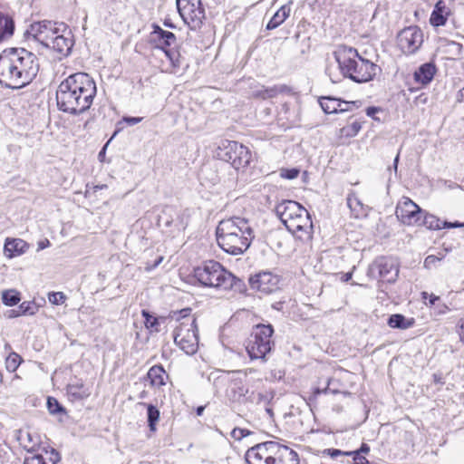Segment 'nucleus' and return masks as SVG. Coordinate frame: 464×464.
<instances>
[{"label":"nucleus","instance_id":"6e6d98bb","mask_svg":"<svg viewBox=\"0 0 464 464\" xmlns=\"http://www.w3.org/2000/svg\"><path fill=\"white\" fill-rule=\"evenodd\" d=\"M441 259L434 255L428 256L424 260V266L427 268H430L432 266H435L437 262H440Z\"/></svg>","mask_w":464,"mask_h":464},{"label":"nucleus","instance_id":"864d4df0","mask_svg":"<svg viewBox=\"0 0 464 464\" xmlns=\"http://www.w3.org/2000/svg\"><path fill=\"white\" fill-rule=\"evenodd\" d=\"M432 308L437 315H443L450 311L449 306L440 301H439Z\"/></svg>","mask_w":464,"mask_h":464},{"label":"nucleus","instance_id":"2eb2a0df","mask_svg":"<svg viewBox=\"0 0 464 464\" xmlns=\"http://www.w3.org/2000/svg\"><path fill=\"white\" fill-rule=\"evenodd\" d=\"M372 268L378 271L381 278L390 284L394 283L398 278L399 265L392 257L380 256L376 258L372 264Z\"/></svg>","mask_w":464,"mask_h":464},{"label":"nucleus","instance_id":"8fccbe9b","mask_svg":"<svg viewBox=\"0 0 464 464\" xmlns=\"http://www.w3.org/2000/svg\"><path fill=\"white\" fill-rule=\"evenodd\" d=\"M362 129V125L360 122L358 121H353L348 128V130H346L345 128L343 129V131H345V135L346 136H350V137H353V136H356L357 133L360 131V130Z\"/></svg>","mask_w":464,"mask_h":464},{"label":"nucleus","instance_id":"58836bf2","mask_svg":"<svg viewBox=\"0 0 464 464\" xmlns=\"http://www.w3.org/2000/svg\"><path fill=\"white\" fill-rule=\"evenodd\" d=\"M178 12H183L185 9H204L201 0H176Z\"/></svg>","mask_w":464,"mask_h":464},{"label":"nucleus","instance_id":"de8ad7c7","mask_svg":"<svg viewBox=\"0 0 464 464\" xmlns=\"http://www.w3.org/2000/svg\"><path fill=\"white\" fill-rule=\"evenodd\" d=\"M300 170L296 168L283 169L281 170V177L286 179H294L298 177Z\"/></svg>","mask_w":464,"mask_h":464},{"label":"nucleus","instance_id":"1a4fd4ad","mask_svg":"<svg viewBox=\"0 0 464 464\" xmlns=\"http://www.w3.org/2000/svg\"><path fill=\"white\" fill-rule=\"evenodd\" d=\"M174 342L187 354H194L198 347V329L196 319L191 323H180L173 334Z\"/></svg>","mask_w":464,"mask_h":464},{"label":"nucleus","instance_id":"6ab92c4d","mask_svg":"<svg viewBox=\"0 0 464 464\" xmlns=\"http://www.w3.org/2000/svg\"><path fill=\"white\" fill-rule=\"evenodd\" d=\"M30 245L21 238L7 237L5 241L4 253L8 258H14L15 256L24 254Z\"/></svg>","mask_w":464,"mask_h":464},{"label":"nucleus","instance_id":"473e14b6","mask_svg":"<svg viewBox=\"0 0 464 464\" xmlns=\"http://www.w3.org/2000/svg\"><path fill=\"white\" fill-rule=\"evenodd\" d=\"M285 89V86H273V87H264L262 86L260 89L256 90L253 92V97L255 98H260L263 100L274 98L276 97L279 92H284Z\"/></svg>","mask_w":464,"mask_h":464},{"label":"nucleus","instance_id":"9b49d317","mask_svg":"<svg viewBox=\"0 0 464 464\" xmlns=\"http://www.w3.org/2000/svg\"><path fill=\"white\" fill-rule=\"evenodd\" d=\"M62 28H63V32L66 31V24L44 20L33 23L26 32L42 45H48V41L52 40L55 34L61 33Z\"/></svg>","mask_w":464,"mask_h":464},{"label":"nucleus","instance_id":"b1692460","mask_svg":"<svg viewBox=\"0 0 464 464\" xmlns=\"http://www.w3.org/2000/svg\"><path fill=\"white\" fill-rule=\"evenodd\" d=\"M163 53L170 62V64L175 72L188 67V63H187L185 56L181 54L179 48L170 47L167 50H164Z\"/></svg>","mask_w":464,"mask_h":464},{"label":"nucleus","instance_id":"c9c22d12","mask_svg":"<svg viewBox=\"0 0 464 464\" xmlns=\"http://www.w3.org/2000/svg\"><path fill=\"white\" fill-rule=\"evenodd\" d=\"M0 31L5 37L13 35L14 22L12 17L0 13Z\"/></svg>","mask_w":464,"mask_h":464},{"label":"nucleus","instance_id":"6e6552de","mask_svg":"<svg viewBox=\"0 0 464 464\" xmlns=\"http://www.w3.org/2000/svg\"><path fill=\"white\" fill-rule=\"evenodd\" d=\"M227 272L219 262L208 260L202 266L194 268V277L202 286L221 289Z\"/></svg>","mask_w":464,"mask_h":464},{"label":"nucleus","instance_id":"9d476101","mask_svg":"<svg viewBox=\"0 0 464 464\" xmlns=\"http://www.w3.org/2000/svg\"><path fill=\"white\" fill-rule=\"evenodd\" d=\"M158 226L169 236H175L187 227L184 215L173 206H166L158 216Z\"/></svg>","mask_w":464,"mask_h":464},{"label":"nucleus","instance_id":"49530a36","mask_svg":"<svg viewBox=\"0 0 464 464\" xmlns=\"http://www.w3.org/2000/svg\"><path fill=\"white\" fill-rule=\"evenodd\" d=\"M331 383H332V380L329 379L328 382H327V386L324 389L315 388L314 390V393H313L314 396L317 397L318 395H320L322 393H324V394H328V393L337 394V393H339V391L337 389H332L330 387Z\"/></svg>","mask_w":464,"mask_h":464},{"label":"nucleus","instance_id":"20e7f679","mask_svg":"<svg viewBox=\"0 0 464 464\" xmlns=\"http://www.w3.org/2000/svg\"><path fill=\"white\" fill-rule=\"evenodd\" d=\"M342 75L354 82H367L375 77L379 66L363 58L355 48L343 46L334 53Z\"/></svg>","mask_w":464,"mask_h":464},{"label":"nucleus","instance_id":"7ed1b4c3","mask_svg":"<svg viewBox=\"0 0 464 464\" xmlns=\"http://www.w3.org/2000/svg\"><path fill=\"white\" fill-rule=\"evenodd\" d=\"M216 237L222 250L238 256L249 248L255 235L248 219L234 216L219 221Z\"/></svg>","mask_w":464,"mask_h":464},{"label":"nucleus","instance_id":"72a5a7b5","mask_svg":"<svg viewBox=\"0 0 464 464\" xmlns=\"http://www.w3.org/2000/svg\"><path fill=\"white\" fill-rule=\"evenodd\" d=\"M1 300L6 306H14L21 301V294L16 289H6L2 291Z\"/></svg>","mask_w":464,"mask_h":464},{"label":"nucleus","instance_id":"5701e85b","mask_svg":"<svg viewBox=\"0 0 464 464\" xmlns=\"http://www.w3.org/2000/svg\"><path fill=\"white\" fill-rule=\"evenodd\" d=\"M319 104L326 114H337L345 111H349L351 108L340 109V102H343V99L336 98L334 96H322L318 100Z\"/></svg>","mask_w":464,"mask_h":464},{"label":"nucleus","instance_id":"5fc2aeb1","mask_svg":"<svg viewBox=\"0 0 464 464\" xmlns=\"http://www.w3.org/2000/svg\"><path fill=\"white\" fill-rule=\"evenodd\" d=\"M26 438L28 440L29 444H24V447L26 449L28 452L34 451L35 446L37 445V441L34 440V437L31 433H26Z\"/></svg>","mask_w":464,"mask_h":464},{"label":"nucleus","instance_id":"aec40b11","mask_svg":"<svg viewBox=\"0 0 464 464\" xmlns=\"http://www.w3.org/2000/svg\"><path fill=\"white\" fill-rule=\"evenodd\" d=\"M437 68L433 63L421 64L413 73V79L422 86L428 85L434 78Z\"/></svg>","mask_w":464,"mask_h":464},{"label":"nucleus","instance_id":"f8f14e48","mask_svg":"<svg viewBox=\"0 0 464 464\" xmlns=\"http://www.w3.org/2000/svg\"><path fill=\"white\" fill-rule=\"evenodd\" d=\"M282 277L271 271H260L248 277L251 289L268 295L280 289Z\"/></svg>","mask_w":464,"mask_h":464},{"label":"nucleus","instance_id":"f03ea898","mask_svg":"<svg viewBox=\"0 0 464 464\" xmlns=\"http://www.w3.org/2000/svg\"><path fill=\"white\" fill-rule=\"evenodd\" d=\"M96 93V83L88 73L70 74L56 90L57 108L64 113L80 115L91 108Z\"/></svg>","mask_w":464,"mask_h":464},{"label":"nucleus","instance_id":"f704fd0d","mask_svg":"<svg viewBox=\"0 0 464 464\" xmlns=\"http://www.w3.org/2000/svg\"><path fill=\"white\" fill-rule=\"evenodd\" d=\"M420 223V224H418V226H424L431 230H439L442 228V222L440 220V218L429 213L423 212Z\"/></svg>","mask_w":464,"mask_h":464},{"label":"nucleus","instance_id":"4468645a","mask_svg":"<svg viewBox=\"0 0 464 464\" xmlns=\"http://www.w3.org/2000/svg\"><path fill=\"white\" fill-rule=\"evenodd\" d=\"M395 213L404 225L412 226L420 224L423 210L411 198H404L403 201L398 204Z\"/></svg>","mask_w":464,"mask_h":464},{"label":"nucleus","instance_id":"052dcab7","mask_svg":"<svg viewBox=\"0 0 464 464\" xmlns=\"http://www.w3.org/2000/svg\"><path fill=\"white\" fill-rule=\"evenodd\" d=\"M457 331L459 335V340L464 343V318H460L457 324Z\"/></svg>","mask_w":464,"mask_h":464},{"label":"nucleus","instance_id":"dca6fc26","mask_svg":"<svg viewBox=\"0 0 464 464\" xmlns=\"http://www.w3.org/2000/svg\"><path fill=\"white\" fill-rule=\"evenodd\" d=\"M74 41L70 30L63 32L62 28L61 33L55 34L52 40L48 41V45H44L46 48H52L59 54V59L68 56L73 47Z\"/></svg>","mask_w":464,"mask_h":464},{"label":"nucleus","instance_id":"c756f323","mask_svg":"<svg viewBox=\"0 0 464 464\" xmlns=\"http://www.w3.org/2000/svg\"><path fill=\"white\" fill-rule=\"evenodd\" d=\"M387 324L391 328L405 330L415 324V319L407 318L401 314H393L389 316Z\"/></svg>","mask_w":464,"mask_h":464},{"label":"nucleus","instance_id":"c85d7f7f","mask_svg":"<svg viewBox=\"0 0 464 464\" xmlns=\"http://www.w3.org/2000/svg\"><path fill=\"white\" fill-rule=\"evenodd\" d=\"M221 289H230L239 294H245L247 290V286L243 279L235 276L228 271Z\"/></svg>","mask_w":464,"mask_h":464},{"label":"nucleus","instance_id":"680f3d73","mask_svg":"<svg viewBox=\"0 0 464 464\" xmlns=\"http://www.w3.org/2000/svg\"><path fill=\"white\" fill-rule=\"evenodd\" d=\"M163 260V256H158L155 261L152 264L147 263V266L145 267L146 271L150 272L153 269H155Z\"/></svg>","mask_w":464,"mask_h":464},{"label":"nucleus","instance_id":"e433bc0d","mask_svg":"<svg viewBox=\"0 0 464 464\" xmlns=\"http://www.w3.org/2000/svg\"><path fill=\"white\" fill-rule=\"evenodd\" d=\"M142 120V117L124 116L120 121L117 122L116 128L111 137V140H113L123 130V123H126L129 126H133L141 122Z\"/></svg>","mask_w":464,"mask_h":464},{"label":"nucleus","instance_id":"39448f33","mask_svg":"<svg viewBox=\"0 0 464 464\" xmlns=\"http://www.w3.org/2000/svg\"><path fill=\"white\" fill-rule=\"evenodd\" d=\"M276 216L297 239L307 242L312 239L314 226L310 213L298 202L283 200L275 208Z\"/></svg>","mask_w":464,"mask_h":464},{"label":"nucleus","instance_id":"13d9d810","mask_svg":"<svg viewBox=\"0 0 464 464\" xmlns=\"http://www.w3.org/2000/svg\"><path fill=\"white\" fill-rule=\"evenodd\" d=\"M262 464H278L277 455H274V453H268L266 456H265Z\"/></svg>","mask_w":464,"mask_h":464},{"label":"nucleus","instance_id":"bb28decb","mask_svg":"<svg viewBox=\"0 0 464 464\" xmlns=\"http://www.w3.org/2000/svg\"><path fill=\"white\" fill-rule=\"evenodd\" d=\"M276 455L278 457V464H300L297 452L287 446L278 443Z\"/></svg>","mask_w":464,"mask_h":464},{"label":"nucleus","instance_id":"f3484780","mask_svg":"<svg viewBox=\"0 0 464 464\" xmlns=\"http://www.w3.org/2000/svg\"><path fill=\"white\" fill-rule=\"evenodd\" d=\"M276 449H278V442L276 441H266L256 444L255 446L248 449L245 454V460L246 464H262L265 456L268 453L276 454Z\"/></svg>","mask_w":464,"mask_h":464},{"label":"nucleus","instance_id":"3c124183","mask_svg":"<svg viewBox=\"0 0 464 464\" xmlns=\"http://www.w3.org/2000/svg\"><path fill=\"white\" fill-rule=\"evenodd\" d=\"M348 451L341 450L339 449H325L323 450L324 455L330 456L332 459H335L339 456H346L347 457Z\"/></svg>","mask_w":464,"mask_h":464},{"label":"nucleus","instance_id":"ea45409f","mask_svg":"<svg viewBox=\"0 0 464 464\" xmlns=\"http://www.w3.org/2000/svg\"><path fill=\"white\" fill-rule=\"evenodd\" d=\"M22 362H23V359L18 353H16L14 352L11 353L5 360V366H6L7 371L9 372H14L17 370V368L20 366Z\"/></svg>","mask_w":464,"mask_h":464},{"label":"nucleus","instance_id":"4c0bfd02","mask_svg":"<svg viewBox=\"0 0 464 464\" xmlns=\"http://www.w3.org/2000/svg\"><path fill=\"white\" fill-rule=\"evenodd\" d=\"M46 407L51 415H64L66 409L54 397L49 396L46 401Z\"/></svg>","mask_w":464,"mask_h":464},{"label":"nucleus","instance_id":"2f4dec72","mask_svg":"<svg viewBox=\"0 0 464 464\" xmlns=\"http://www.w3.org/2000/svg\"><path fill=\"white\" fill-rule=\"evenodd\" d=\"M147 409V422L150 431H156V425L160 420V410L151 403H141Z\"/></svg>","mask_w":464,"mask_h":464},{"label":"nucleus","instance_id":"7c9ffc66","mask_svg":"<svg viewBox=\"0 0 464 464\" xmlns=\"http://www.w3.org/2000/svg\"><path fill=\"white\" fill-rule=\"evenodd\" d=\"M166 372L161 364H156L149 370L147 377L152 386L160 387L165 385L164 375Z\"/></svg>","mask_w":464,"mask_h":464},{"label":"nucleus","instance_id":"cd10ccee","mask_svg":"<svg viewBox=\"0 0 464 464\" xmlns=\"http://www.w3.org/2000/svg\"><path fill=\"white\" fill-rule=\"evenodd\" d=\"M49 453L48 461L42 454H34L33 456L25 457L24 464H57L61 461V455L56 450L52 448Z\"/></svg>","mask_w":464,"mask_h":464},{"label":"nucleus","instance_id":"603ef678","mask_svg":"<svg viewBox=\"0 0 464 464\" xmlns=\"http://www.w3.org/2000/svg\"><path fill=\"white\" fill-rule=\"evenodd\" d=\"M250 434V430L242 428H235L231 432V435L235 440H241L243 438L247 437Z\"/></svg>","mask_w":464,"mask_h":464},{"label":"nucleus","instance_id":"37998d69","mask_svg":"<svg viewBox=\"0 0 464 464\" xmlns=\"http://www.w3.org/2000/svg\"><path fill=\"white\" fill-rule=\"evenodd\" d=\"M347 457H351L352 460H348V464H377L374 462H371L366 459V455L360 454L353 450H349L347 453Z\"/></svg>","mask_w":464,"mask_h":464},{"label":"nucleus","instance_id":"c03bdc74","mask_svg":"<svg viewBox=\"0 0 464 464\" xmlns=\"http://www.w3.org/2000/svg\"><path fill=\"white\" fill-rule=\"evenodd\" d=\"M421 299L424 301L425 304L430 307H433L436 304L440 301V297L434 294H429L428 292L420 293Z\"/></svg>","mask_w":464,"mask_h":464},{"label":"nucleus","instance_id":"a211bd4d","mask_svg":"<svg viewBox=\"0 0 464 464\" xmlns=\"http://www.w3.org/2000/svg\"><path fill=\"white\" fill-rule=\"evenodd\" d=\"M153 31L150 34V42L154 47L162 52L176 44L177 37L169 31L162 29L159 24H152Z\"/></svg>","mask_w":464,"mask_h":464},{"label":"nucleus","instance_id":"a18cd8bd","mask_svg":"<svg viewBox=\"0 0 464 464\" xmlns=\"http://www.w3.org/2000/svg\"><path fill=\"white\" fill-rule=\"evenodd\" d=\"M48 300L53 304H62L66 300V295L63 292H51L48 294Z\"/></svg>","mask_w":464,"mask_h":464},{"label":"nucleus","instance_id":"69168bd1","mask_svg":"<svg viewBox=\"0 0 464 464\" xmlns=\"http://www.w3.org/2000/svg\"><path fill=\"white\" fill-rule=\"evenodd\" d=\"M50 245H51V243H50L49 239H47V238L42 239V240L38 241V243H37V251L45 249L46 247L50 246Z\"/></svg>","mask_w":464,"mask_h":464},{"label":"nucleus","instance_id":"79ce46f5","mask_svg":"<svg viewBox=\"0 0 464 464\" xmlns=\"http://www.w3.org/2000/svg\"><path fill=\"white\" fill-rule=\"evenodd\" d=\"M141 316L144 318V320H145L144 324L148 329L156 328L160 324L159 317L154 316L148 310H145V309L141 310Z\"/></svg>","mask_w":464,"mask_h":464},{"label":"nucleus","instance_id":"f257e3e1","mask_svg":"<svg viewBox=\"0 0 464 464\" xmlns=\"http://www.w3.org/2000/svg\"><path fill=\"white\" fill-rule=\"evenodd\" d=\"M38 72V58L24 48H6L0 53V84L5 88L21 89L32 82Z\"/></svg>","mask_w":464,"mask_h":464},{"label":"nucleus","instance_id":"e2e57ef3","mask_svg":"<svg viewBox=\"0 0 464 464\" xmlns=\"http://www.w3.org/2000/svg\"><path fill=\"white\" fill-rule=\"evenodd\" d=\"M399 160H400V151L397 153V155L395 156L394 160H393V163H392V166H390L388 167L387 170L389 172H392V170L394 171V174L397 175L398 173V164H399Z\"/></svg>","mask_w":464,"mask_h":464},{"label":"nucleus","instance_id":"4d7b16f0","mask_svg":"<svg viewBox=\"0 0 464 464\" xmlns=\"http://www.w3.org/2000/svg\"><path fill=\"white\" fill-rule=\"evenodd\" d=\"M381 110L382 109L380 107L369 106L366 108L365 112L368 117H371L375 121H379V119L375 117V114L381 111Z\"/></svg>","mask_w":464,"mask_h":464},{"label":"nucleus","instance_id":"393cba45","mask_svg":"<svg viewBox=\"0 0 464 464\" xmlns=\"http://www.w3.org/2000/svg\"><path fill=\"white\" fill-rule=\"evenodd\" d=\"M291 2L282 5L270 18L266 25V30H274L280 26L290 15Z\"/></svg>","mask_w":464,"mask_h":464},{"label":"nucleus","instance_id":"412c9836","mask_svg":"<svg viewBox=\"0 0 464 464\" xmlns=\"http://www.w3.org/2000/svg\"><path fill=\"white\" fill-rule=\"evenodd\" d=\"M450 14V9L446 6L443 0H439L432 10L430 17V24L434 27L443 26L446 24L448 17Z\"/></svg>","mask_w":464,"mask_h":464},{"label":"nucleus","instance_id":"774afa93","mask_svg":"<svg viewBox=\"0 0 464 464\" xmlns=\"http://www.w3.org/2000/svg\"><path fill=\"white\" fill-rule=\"evenodd\" d=\"M348 103H349V107L351 108L350 111H353V109H359L362 104V101H360V100L351 101V102H348Z\"/></svg>","mask_w":464,"mask_h":464},{"label":"nucleus","instance_id":"a19ab883","mask_svg":"<svg viewBox=\"0 0 464 464\" xmlns=\"http://www.w3.org/2000/svg\"><path fill=\"white\" fill-rule=\"evenodd\" d=\"M38 310L39 306L34 301H25L18 306V312L22 314V315H33L36 314Z\"/></svg>","mask_w":464,"mask_h":464},{"label":"nucleus","instance_id":"09e8293b","mask_svg":"<svg viewBox=\"0 0 464 464\" xmlns=\"http://www.w3.org/2000/svg\"><path fill=\"white\" fill-rule=\"evenodd\" d=\"M190 308H186L179 311V317H177V320L182 319L183 321L181 323H186L189 324L191 323V320L196 319L194 316L190 315Z\"/></svg>","mask_w":464,"mask_h":464},{"label":"nucleus","instance_id":"bf43d9fd","mask_svg":"<svg viewBox=\"0 0 464 464\" xmlns=\"http://www.w3.org/2000/svg\"><path fill=\"white\" fill-rule=\"evenodd\" d=\"M457 227H464V223L459 222V221H455V222L443 221L442 222V228H457Z\"/></svg>","mask_w":464,"mask_h":464},{"label":"nucleus","instance_id":"0eeeda50","mask_svg":"<svg viewBox=\"0 0 464 464\" xmlns=\"http://www.w3.org/2000/svg\"><path fill=\"white\" fill-rule=\"evenodd\" d=\"M219 160L228 162L238 170L248 166L251 160V151L247 147L235 140H221L217 150Z\"/></svg>","mask_w":464,"mask_h":464},{"label":"nucleus","instance_id":"a878e982","mask_svg":"<svg viewBox=\"0 0 464 464\" xmlns=\"http://www.w3.org/2000/svg\"><path fill=\"white\" fill-rule=\"evenodd\" d=\"M66 393L72 401H82L91 394L89 389L84 386L82 382L69 383L66 386Z\"/></svg>","mask_w":464,"mask_h":464},{"label":"nucleus","instance_id":"0e129e2a","mask_svg":"<svg viewBox=\"0 0 464 464\" xmlns=\"http://www.w3.org/2000/svg\"><path fill=\"white\" fill-rule=\"evenodd\" d=\"M353 451L358 452L362 455H367L370 453L371 448L367 443L362 442L361 444V446L357 450H354Z\"/></svg>","mask_w":464,"mask_h":464},{"label":"nucleus","instance_id":"ddd939ff","mask_svg":"<svg viewBox=\"0 0 464 464\" xmlns=\"http://www.w3.org/2000/svg\"><path fill=\"white\" fill-rule=\"evenodd\" d=\"M397 41L404 53H413L422 44L423 34L418 26H409L398 34Z\"/></svg>","mask_w":464,"mask_h":464},{"label":"nucleus","instance_id":"4be33fe9","mask_svg":"<svg viewBox=\"0 0 464 464\" xmlns=\"http://www.w3.org/2000/svg\"><path fill=\"white\" fill-rule=\"evenodd\" d=\"M182 20L191 30H196L203 24L205 18L204 9H185L183 12L179 13Z\"/></svg>","mask_w":464,"mask_h":464},{"label":"nucleus","instance_id":"338daca9","mask_svg":"<svg viewBox=\"0 0 464 464\" xmlns=\"http://www.w3.org/2000/svg\"><path fill=\"white\" fill-rule=\"evenodd\" d=\"M112 140H109L105 145L102 148V150H100L99 154H98V159L100 161H103L104 160V158H105V154H106V150H107V147L109 145V143Z\"/></svg>","mask_w":464,"mask_h":464},{"label":"nucleus","instance_id":"423d86ee","mask_svg":"<svg viewBox=\"0 0 464 464\" xmlns=\"http://www.w3.org/2000/svg\"><path fill=\"white\" fill-rule=\"evenodd\" d=\"M274 333V326L269 323L257 324L252 327L246 343V352L251 359L266 360V355L275 349Z\"/></svg>","mask_w":464,"mask_h":464}]
</instances>
